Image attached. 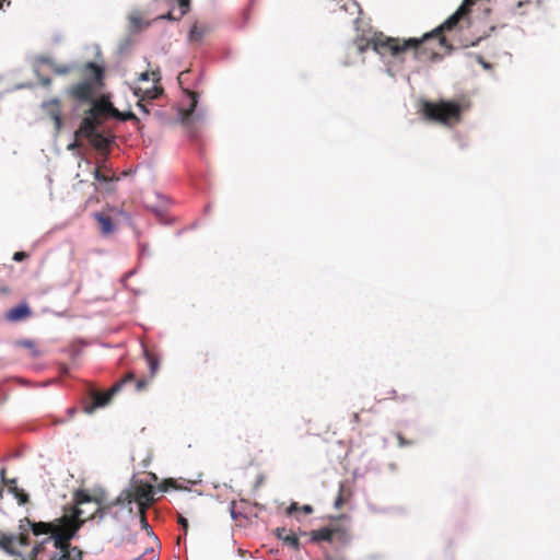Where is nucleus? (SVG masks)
<instances>
[{
    "mask_svg": "<svg viewBox=\"0 0 560 560\" xmlns=\"http://www.w3.org/2000/svg\"><path fill=\"white\" fill-rule=\"evenodd\" d=\"M14 546H15V536L4 534L0 530V548L10 555L21 556V553L15 550Z\"/></svg>",
    "mask_w": 560,
    "mask_h": 560,
    "instance_id": "19",
    "label": "nucleus"
},
{
    "mask_svg": "<svg viewBox=\"0 0 560 560\" xmlns=\"http://www.w3.org/2000/svg\"><path fill=\"white\" fill-rule=\"evenodd\" d=\"M19 345L21 347L28 349L33 358H37L40 355V352L36 349L35 343L32 340H21L19 341Z\"/></svg>",
    "mask_w": 560,
    "mask_h": 560,
    "instance_id": "31",
    "label": "nucleus"
},
{
    "mask_svg": "<svg viewBox=\"0 0 560 560\" xmlns=\"http://www.w3.org/2000/svg\"><path fill=\"white\" fill-rule=\"evenodd\" d=\"M340 8L345 9L346 11L351 10V14H355L359 12V5L352 1H345Z\"/></svg>",
    "mask_w": 560,
    "mask_h": 560,
    "instance_id": "33",
    "label": "nucleus"
},
{
    "mask_svg": "<svg viewBox=\"0 0 560 560\" xmlns=\"http://www.w3.org/2000/svg\"><path fill=\"white\" fill-rule=\"evenodd\" d=\"M313 542L327 541L332 542V527H322L310 532Z\"/></svg>",
    "mask_w": 560,
    "mask_h": 560,
    "instance_id": "20",
    "label": "nucleus"
},
{
    "mask_svg": "<svg viewBox=\"0 0 560 560\" xmlns=\"http://www.w3.org/2000/svg\"><path fill=\"white\" fill-rule=\"evenodd\" d=\"M43 113L54 122L56 133L62 128L61 102L58 97L50 98L42 103Z\"/></svg>",
    "mask_w": 560,
    "mask_h": 560,
    "instance_id": "10",
    "label": "nucleus"
},
{
    "mask_svg": "<svg viewBox=\"0 0 560 560\" xmlns=\"http://www.w3.org/2000/svg\"><path fill=\"white\" fill-rule=\"evenodd\" d=\"M77 145H78V143H77V142H73V143H71V144H69V145H68V149H69V150H71V149L75 148Z\"/></svg>",
    "mask_w": 560,
    "mask_h": 560,
    "instance_id": "52",
    "label": "nucleus"
},
{
    "mask_svg": "<svg viewBox=\"0 0 560 560\" xmlns=\"http://www.w3.org/2000/svg\"><path fill=\"white\" fill-rule=\"evenodd\" d=\"M112 508L116 505H130L132 503L131 490L122 491L115 500L109 501Z\"/></svg>",
    "mask_w": 560,
    "mask_h": 560,
    "instance_id": "26",
    "label": "nucleus"
},
{
    "mask_svg": "<svg viewBox=\"0 0 560 560\" xmlns=\"http://www.w3.org/2000/svg\"><path fill=\"white\" fill-rule=\"evenodd\" d=\"M150 78H152L153 82H159L160 81V73L159 72H142L139 77V80L140 81H148Z\"/></svg>",
    "mask_w": 560,
    "mask_h": 560,
    "instance_id": "32",
    "label": "nucleus"
},
{
    "mask_svg": "<svg viewBox=\"0 0 560 560\" xmlns=\"http://www.w3.org/2000/svg\"><path fill=\"white\" fill-rule=\"evenodd\" d=\"M20 504H25L28 502V495L23 492V490L18 491V495H14Z\"/></svg>",
    "mask_w": 560,
    "mask_h": 560,
    "instance_id": "39",
    "label": "nucleus"
},
{
    "mask_svg": "<svg viewBox=\"0 0 560 560\" xmlns=\"http://www.w3.org/2000/svg\"><path fill=\"white\" fill-rule=\"evenodd\" d=\"M301 511H303L305 514H311L313 512V508L311 505H303Z\"/></svg>",
    "mask_w": 560,
    "mask_h": 560,
    "instance_id": "49",
    "label": "nucleus"
},
{
    "mask_svg": "<svg viewBox=\"0 0 560 560\" xmlns=\"http://www.w3.org/2000/svg\"><path fill=\"white\" fill-rule=\"evenodd\" d=\"M73 501H74V505L72 508L82 510L80 508L81 505H83L85 503H90V502L100 503L101 499H100V493L91 495L85 490H77L73 494Z\"/></svg>",
    "mask_w": 560,
    "mask_h": 560,
    "instance_id": "16",
    "label": "nucleus"
},
{
    "mask_svg": "<svg viewBox=\"0 0 560 560\" xmlns=\"http://www.w3.org/2000/svg\"><path fill=\"white\" fill-rule=\"evenodd\" d=\"M159 19H165V20H170V21H175V20H179L178 18H174L172 12H168L164 15H161Z\"/></svg>",
    "mask_w": 560,
    "mask_h": 560,
    "instance_id": "47",
    "label": "nucleus"
},
{
    "mask_svg": "<svg viewBox=\"0 0 560 560\" xmlns=\"http://www.w3.org/2000/svg\"><path fill=\"white\" fill-rule=\"evenodd\" d=\"M207 32L208 28L206 26H199L198 24H194L190 28L188 38L190 42H200Z\"/></svg>",
    "mask_w": 560,
    "mask_h": 560,
    "instance_id": "25",
    "label": "nucleus"
},
{
    "mask_svg": "<svg viewBox=\"0 0 560 560\" xmlns=\"http://www.w3.org/2000/svg\"><path fill=\"white\" fill-rule=\"evenodd\" d=\"M361 412H354L352 415V422L355 423V424H359L361 422Z\"/></svg>",
    "mask_w": 560,
    "mask_h": 560,
    "instance_id": "45",
    "label": "nucleus"
},
{
    "mask_svg": "<svg viewBox=\"0 0 560 560\" xmlns=\"http://www.w3.org/2000/svg\"><path fill=\"white\" fill-rule=\"evenodd\" d=\"M93 175L95 180L105 185H110L119 179L115 173H103L100 170H94Z\"/></svg>",
    "mask_w": 560,
    "mask_h": 560,
    "instance_id": "24",
    "label": "nucleus"
},
{
    "mask_svg": "<svg viewBox=\"0 0 560 560\" xmlns=\"http://www.w3.org/2000/svg\"><path fill=\"white\" fill-rule=\"evenodd\" d=\"M464 9L459 8L455 13H453L446 21H444L440 26L435 27L433 31L435 34L440 36H444V32L452 31L459 23L463 18Z\"/></svg>",
    "mask_w": 560,
    "mask_h": 560,
    "instance_id": "12",
    "label": "nucleus"
},
{
    "mask_svg": "<svg viewBox=\"0 0 560 560\" xmlns=\"http://www.w3.org/2000/svg\"><path fill=\"white\" fill-rule=\"evenodd\" d=\"M189 73V71H183L178 75V83L182 85L184 81H186V75Z\"/></svg>",
    "mask_w": 560,
    "mask_h": 560,
    "instance_id": "46",
    "label": "nucleus"
},
{
    "mask_svg": "<svg viewBox=\"0 0 560 560\" xmlns=\"http://www.w3.org/2000/svg\"><path fill=\"white\" fill-rule=\"evenodd\" d=\"M129 21H130V23H131L133 26H136V27H139V26L141 25V22H142L141 16H140V14H139V13H132V14H130V16H129Z\"/></svg>",
    "mask_w": 560,
    "mask_h": 560,
    "instance_id": "37",
    "label": "nucleus"
},
{
    "mask_svg": "<svg viewBox=\"0 0 560 560\" xmlns=\"http://www.w3.org/2000/svg\"><path fill=\"white\" fill-rule=\"evenodd\" d=\"M298 509H299V508H298L296 503H293V504H291V506L289 508V512L291 513L292 511H295V510H298Z\"/></svg>",
    "mask_w": 560,
    "mask_h": 560,
    "instance_id": "51",
    "label": "nucleus"
},
{
    "mask_svg": "<svg viewBox=\"0 0 560 560\" xmlns=\"http://www.w3.org/2000/svg\"><path fill=\"white\" fill-rule=\"evenodd\" d=\"M132 383L136 392H141L147 387V380H136L133 372H128L121 380L116 382L107 392H98L97 389L90 387L88 390L89 397L81 400L82 411L92 415L97 408L107 406L115 394L126 385Z\"/></svg>",
    "mask_w": 560,
    "mask_h": 560,
    "instance_id": "2",
    "label": "nucleus"
},
{
    "mask_svg": "<svg viewBox=\"0 0 560 560\" xmlns=\"http://www.w3.org/2000/svg\"><path fill=\"white\" fill-rule=\"evenodd\" d=\"M0 478H1V481L9 487V491L11 493H13L14 495H18V491H20L21 489L18 488L15 478L8 479L5 477V468H2L0 470Z\"/></svg>",
    "mask_w": 560,
    "mask_h": 560,
    "instance_id": "28",
    "label": "nucleus"
},
{
    "mask_svg": "<svg viewBox=\"0 0 560 560\" xmlns=\"http://www.w3.org/2000/svg\"><path fill=\"white\" fill-rule=\"evenodd\" d=\"M132 502L138 503L139 510H148L154 502V489L149 483H141L131 491Z\"/></svg>",
    "mask_w": 560,
    "mask_h": 560,
    "instance_id": "11",
    "label": "nucleus"
},
{
    "mask_svg": "<svg viewBox=\"0 0 560 560\" xmlns=\"http://www.w3.org/2000/svg\"><path fill=\"white\" fill-rule=\"evenodd\" d=\"M84 522L85 520L78 517L72 524H67L66 528L56 535L54 546L57 551L50 555V560H82V550L71 546V539L74 538Z\"/></svg>",
    "mask_w": 560,
    "mask_h": 560,
    "instance_id": "4",
    "label": "nucleus"
},
{
    "mask_svg": "<svg viewBox=\"0 0 560 560\" xmlns=\"http://www.w3.org/2000/svg\"><path fill=\"white\" fill-rule=\"evenodd\" d=\"M89 78L67 89V95L79 103H91L95 96V84L103 79V69L95 62H88L83 69Z\"/></svg>",
    "mask_w": 560,
    "mask_h": 560,
    "instance_id": "5",
    "label": "nucleus"
},
{
    "mask_svg": "<svg viewBox=\"0 0 560 560\" xmlns=\"http://www.w3.org/2000/svg\"><path fill=\"white\" fill-rule=\"evenodd\" d=\"M145 513H147V510H139L141 526L143 528L148 529L149 528V524H148V521H147Z\"/></svg>",
    "mask_w": 560,
    "mask_h": 560,
    "instance_id": "38",
    "label": "nucleus"
},
{
    "mask_svg": "<svg viewBox=\"0 0 560 560\" xmlns=\"http://www.w3.org/2000/svg\"><path fill=\"white\" fill-rule=\"evenodd\" d=\"M178 7L180 8V15L178 19H180L189 11L190 0H178Z\"/></svg>",
    "mask_w": 560,
    "mask_h": 560,
    "instance_id": "35",
    "label": "nucleus"
},
{
    "mask_svg": "<svg viewBox=\"0 0 560 560\" xmlns=\"http://www.w3.org/2000/svg\"><path fill=\"white\" fill-rule=\"evenodd\" d=\"M105 189H106L107 191L113 190V188H112V187H109V186H106V187H105Z\"/></svg>",
    "mask_w": 560,
    "mask_h": 560,
    "instance_id": "53",
    "label": "nucleus"
},
{
    "mask_svg": "<svg viewBox=\"0 0 560 560\" xmlns=\"http://www.w3.org/2000/svg\"><path fill=\"white\" fill-rule=\"evenodd\" d=\"M3 2H4V0H0V9H1V8H2V5H3Z\"/></svg>",
    "mask_w": 560,
    "mask_h": 560,
    "instance_id": "54",
    "label": "nucleus"
},
{
    "mask_svg": "<svg viewBox=\"0 0 560 560\" xmlns=\"http://www.w3.org/2000/svg\"><path fill=\"white\" fill-rule=\"evenodd\" d=\"M163 93L162 86L154 85L151 89L142 90L141 88L136 89L135 94L141 100L152 101L158 98Z\"/></svg>",
    "mask_w": 560,
    "mask_h": 560,
    "instance_id": "22",
    "label": "nucleus"
},
{
    "mask_svg": "<svg viewBox=\"0 0 560 560\" xmlns=\"http://www.w3.org/2000/svg\"><path fill=\"white\" fill-rule=\"evenodd\" d=\"M385 39H396V37L386 36L383 33H375L371 38L366 39L364 37H358L353 44L357 50L362 54L366 49L372 48L376 54L382 57L390 56L396 58V54L390 51L387 48H378L381 43H384Z\"/></svg>",
    "mask_w": 560,
    "mask_h": 560,
    "instance_id": "9",
    "label": "nucleus"
},
{
    "mask_svg": "<svg viewBox=\"0 0 560 560\" xmlns=\"http://www.w3.org/2000/svg\"><path fill=\"white\" fill-rule=\"evenodd\" d=\"M185 92L189 96V106H188L187 109H185L183 112V120L184 121H188L190 119V117L192 116L196 107H197L198 94L196 92H194V91H190V90H185Z\"/></svg>",
    "mask_w": 560,
    "mask_h": 560,
    "instance_id": "23",
    "label": "nucleus"
},
{
    "mask_svg": "<svg viewBox=\"0 0 560 560\" xmlns=\"http://www.w3.org/2000/svg\"><path fill=\"white\" fill-rule=\"evenodd\" d=\"M396 438L400 447L410 446L413 444V441L407 440L400 432L396 433Z\"/></svg>",
    "mask_w": 560,
    "mask_h": 560,
    "instance_id": "36",
    "label": "nucleus"
},
{
    "mask_svg": "<svg viewBox=\"0 0 560 560\" xmlns=\"http://www.w3.org/2000/svg\"><path fill=\"white\" fill-rule=\"evenodd\" d=\"M26 257V254L24 252H18L14 254L13 259L16 261H21Z\"/></svg>",
    "mask_w": 560,
    "mask_h": 560,
    "instance_id": "44",
    "label": "nucleus"
},
{
    "mask_svg": "<svg viewBox=\"0 0 560 560\" xmlns=\"http://www.w3.org/2000/svg\"><path fill=\"white\" fill-rule=\"evenodd\" d=\"M15 544H19L20 546H28V544H30L28 534L21 533L20 535L15 536Z\"/></svg>",
    "mask_w": 560,
    "mask_h": 560,
    "instance_id": "34",
    "label": "nucleus"
},
{
    "mask_svg": "<svg viewBox=\"0 0 560 560\" xmlns=\"http://www.w3.org/2000/svg\"><path fill=\"white\" fill-rule=\"evenodd\" d=\"M100 499H101V502L95 503L97 505L96 511L89 516V520H92V518L103 520L105 517V515L109 513L110 509H113L110 503L106 501L104 492L100 493Z\"/></svg>",
    "mask_w": 560,
    "mask_h": 560,
    "instance_id": "21",
    "label": "nucleus"
},
{
    "mask_svg": "<svg viewBox=\"0 0 560 560\" xmlns=\"http://www.w3.org/2000/svg\"><path fill=\"white\" fill-rule=\"evenodd\" d=\"M94 219L102 234L108 235L115 231V224L108 214L104 212H96L94 213Z\"/></svg>",
    "mask_w": 560,
    "mask_h": 560,
    "instance_id": "14",
    "label": "nucleus"
},
{
    "mask_svg": "<svg viewBox=\"0 0 560 560\" xmlns=\"http://www.w3.org/2000/svg\"><path fill=\"white\" fill-rule=\"evenodd\" d=\"M43 62L47 63L51 70L57 73V74H67L70 72L71 68L67 65H57V63H54L50 59L48 58H43Z\"/></svg>",
    "mask_w": 560,
    "mask_h": 560,
    "instance_id": "29",
    "label": "nucleus"
},
{
    "mask_svg": "<svg viewBox=\"0 0 560 560\" xmlns=\"http://www.w3.org/2000/svg\"><path fill=\"white\" fill-rule=\"evenodd\" d=\"M352 540V535L347 527L334 526L332 527V542H337L341 546H348Z\"/></svg>",
    "mask_w": 560,
    "mask_h": 560,
    "instance_id": "17",
    "label": "nucleus"
},
{
    "mask_svg": "<svg viewBox=\"0 0 560 560\" xmlns=\"http://www.w3.org/2000/svg\"><path fill=\"white\" fill-rule=\"evenodd\" d=\"M117 118H118V119H120V120H122V121H126V120L135 119V118H136V116H135V114H133V113L128 112V113H126V114H121V113H120V116H119V117H117Z\"/></svg>",
    "mask_w": 560,
    "mask_h": 560,
    "instance_id": "42",
    "label": "nucleus"
},
{
    "mask_svg": "<svg viewBox=\"0 0 560 560\" xmlns=\"http://www.w3.org/2000/svg\"><path fill=\"white\" fill-rule=\"evenodd\" d=\"M108 155L109 154H100L96 160V166L94 170H100L103 173H115L108 165Z\"/></svg>",
    "mask_w": 560,
    "mask_h": 560,
    "instance_id": "27",
    "label": "nucleus"
},
{
    "mask_svg": "<svg viewBox=\"0 0 560 560\" xmlns=\"http://www.w3.org/2000/svg\"><path fill=\"white\" fill-rule=\"evenodd\" d=\"M442 47L451 49L445 36H440L434 31L425 33L421 38L400 39L396 37V39H385L384 43L378 45V48H387L395 52L396 58H399L407 50H412L415 59L420 62L440 59L439 48Z\"/></svg>",
    "mask_w": 560,
    "mask_h": 560,
    "instance_id": "1",
    "label": "nucleus"
},
{
    "mask_svg": "<svg viewBox=\"0 0 560 560\" xmlns=\"http://www.w3.org/2000/svg\"><path fill=\"white\" fill-rule=\"evenodd\" d=\"M178 523L182 525V527L184 529V534L187 535L188 521L184 516L179 515L178 516Z\"/></svg>",
    "mask_w": 560,
    "mask_h": 560,
    "instance_id": "40",
    "label": "nucleus"
},
{
    "mask_svg": "<svg viewBox=\"0 0 560 560\" xmlns=\"http://www.w3.org/2000/svg\"><path fill=\"white\" fill-rule=\"evenodd\" d=\"M83 515V510L77 508H63L62 516L54 520L52 522H31L28 518L25 521L32 528L35 536L50 534L51 539L55 541L56 535L66 528L67 524H72L78 517Z\"/></svg>",
    "mask_w": 560,
    "mask_h": 560,
    "instance_id": "6",
    "label": "nucleus"
},
{
    "mask_svg": "<svg viewBox=\"0 0 560 560\" xmlns=\"http://www.w3.org/2000/svg\"><path fill=\"white\" fill-rule=\"evenodd\" d=\"M77 413V408L75 407H70L67 409V415L69 418H72L74 415Z\"/></svg>",
    "mask_w": 560,
    "mask_h": 560,
    "instance_id": "48",
    "label": "nucleus"
},
{
    "mask_svg": "<svg viewBox=\"0 0 560 560\" xmlns=\"http://www.w3.org/2000/svg\"><path fill=\"white\" fill-rule=\"evenodd\" d=\"M353 495L352 488L349 481H342L339 485L338 495L335 500V508L341 509L345 504H347Z\"/></svg>",
    "mask_w": 560,
    "mask_h": 560,
    "instance_id": "13",
    "label": "nucleus"
},
{
    "mask_svg": "<svg viewBox=\"0 0 560 560\" xmlns=\"http://www.w3.org/2000/svg\"><path fill=\"white\" fill-rule=\"evenodd\" d=\"M39 79V83L45 86V88H49L51 85V79L48 78V77H43V75H39L38 77Z\"/></svg>",
    "mask_w": 560,
    "mask_h": 560,
    "instance_id": "41",
    "label": "nucleus"
},
{
    "mask_svg": "<svg viewBox=\"0 0 560 560\" xmlns=\"http://www.w3.org/2000/svg\"><path fill=\"white\" fill-rule=\"evenodd\" d=\"M151 377H154L159 370V360L149 351H144Z\"/></svg>",
    "mask_w": 560,
    "mask_h": 560,
    "instance_id": "30",
    "label": "nucleus"
},
{
    "mask_svg": "<svg viewBox=\"0 0 560 560\" xmlns=\"http://www.w3.org/2000/svg\"><path fill=\"white\" fill-rule=\"evenodd\" d=\"M463 106L455 101H421L420 114L424 119L446 127H453L462 120Z\"/></svg>",
    "mask_w": 560,
    "mask_h": 560,
    "instance_id": "3",
    "label": "nucleus"
},
{
    "mask_svg": "<svg viewBox=\"0 0 560 560\" xmlns=\"http://www.w3.org/2000/svg\"><path fill=\"white\" fill-rule=\"evenodd\" d=\"M171 483H173V480H171V479H170V480H165V481L162 483L161 489H162L163 491H166V490H167V488H166L165 486H166V485H171Z\"/></svg>",
    "mask_w": 560,
    "mask_h": 560,
    "instance_id": "50",
    "label": "nucleus"
},
{
    "mask_svg": "<svg viewBox=\"0 0 560 560\" xmlns=\"http://www.w3.org/2000/svg\"><path fill=\"white\" fill-rule=\"evenodd\" d=\"M144 100H141V97H139V101L137 103V106L144 113V114H149V109L147 108V106L142 103Z\"/></svg>",
    "mask_w": 560,
    "mask_h": 560,
    "instance_id": "43",
    "label": "nucleus"
},
{
    "mask_svg": "<svg viewBox=\"0 0 560 560\" xmlns=\"http://www.w3.org/2000/svg\"><path fill=\"white\" fill-rule=\"evenodd\" d=\"M277 537L283 541V544L290 546L294 550L300 549V540L299 537L292 532L284 527H278L276 529Z\"/></svg>",
    "mask_w": 560,
    "mask_h": 560,
    "instance_id": "15",
    "label": "nucleus"
},
{
    "mask_svg": "<svg viewBox=\"0 0 560 560\" xmlns=\"http://www.w3.org/2000/svg\"><path fill=\"white\" fill-rule=\"evenodd\" d=\"M91 107L85 112L83 119H89L92 125H101L102 118L106 116L119 117L120 112L105 98L95 100L90 103Z\"/></svg>",
    "mask_w": 560,
    "mask_h": 560,
    "instance_id": "8",
    "label": "nucleus"
},
{
    "mask_svg": "<svg viewBox=\"0 0 560 560\" xmlns=\"http://www.w3.org/2000/svg\"><path fill=\"white\" fill-rule=\"evenodd\" d=\"M31 315V308L26 304L18 305L7 313V319L10 322H19Z\"/></svg>",
    "mask_w": 560,
    "mask_h": 560,
    "instance_id": "18",
    "label": "nucleus"
},
{
    "mask_svg": "<svg viewBox=\"0 0 560 560\" xmlns=\"http://www.w3.org/2000/svg\"><path fill=\"white\" fill-rule=\"evenodd\" d=\"M57 423H65V420H58Z\"/></svg>",
    "mask_w": 560,
    "mask_h": 560,
    "instance_id": "55",
    "label": "nucleus"
},
{
    "mask_svg": "<svg viewBox=\"0 0 560 560\" xmlns=\"http://www.w3.org/2000/svg\"><path fill=\"white\" fill-rule=\"evenodd\" d=\"M100 125H92L89 119H82L75 137H84L100 154H109V147L114 143L115 137L105 135L98 130Z\"/></svg>",
    "mask_w": 560,
    "mask_h": 560,
    "instance_id": "7",
    "label": "nucleus"
}]
</instances>
